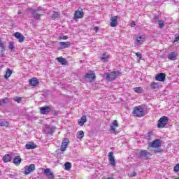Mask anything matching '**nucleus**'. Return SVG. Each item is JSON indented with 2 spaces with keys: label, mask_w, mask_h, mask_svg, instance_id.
<instances>
[{
  "label": "nucleus",
  "mask_w": 179,
  "mask_h": 179,
  "mask_svg": "<svg viewBox=\"0 0 179 179\" xmlns=\"http://www.w3.org/2000/svg\"><path fill=\"white\" fill-rule=\"evenodd\" d=\"M3 162L4 163H9L12 162V156L9 154H6L3 157Z\"/></svg>",
  "instance_id": "nucleus-21"
},
{
  "label": "nucleus",
  "mask_w": 179,
  "mask_h": 179,
  "mask_svg": "<svg viewBox=\"0 0 179 179\" xmlns=\"http://www.w3.org/2000/svg\"><path fill=\"white\" fill-rule=\"evenodd\" d=\"M57 60L58 61V62L62 64V65H66V60H65V59H64L63 57H57Z\"/></svg>",
  "instance_id": "nucleus-30"
},
{
  "label": "nucleus",
  "mask_w": 179,
  "mask_h": 179,
  "mask_svg": "<svg viewBox=\"0 0 179 179\" xmlns=\"http://www.w3.org/2000/svg\"><path fill=\"white\" fill-rule=\"evenodd\" d=\"M155 80L158 82H164L166 80V73H161L155 76Z\"/></svg>",
  "instance_id": "nucleus-14"
},
{
  "label": "nucleus",
  "mask_w": 179,
  "mask_h": 179,
  "mask_svg": "<svg viewBox=\"0 0 179 179\" xmlns=\"http://www.w3.org/2000/svg\"><path fill=\"white\" fill-rule=\"evenodd\" d=\"M121 75V72L120 71H112L110 73H105L103 74V76L105 77V79L108 80V82H112V80H115L117 78V76H120Z\"/></svg>",
  "instance_id": "nucleus-1"
},
{
  "label": "nucleus",
  "mask_w": 179,
  "mask_h": 179,
  "mask_svg": "<svg viewBox=\"0 0 179 179\" xmlns=\"http://www.w3.org/2000/svg\"><path fill=\"white\" fill-rule=\"evenodd\" d=\"M169 122V117L167 116H162L157 122V127L159 129H163L167 125Z\"/></svg>",
  "instance_id": "nucleus-3"
},
{
  "label": "nucleus",
  "mask_w": 179,
  "mask_h": 179,
  "mask_svg": "<svg viewBox=\"0 0 179 179\" xmlns=\"http://www.w3.org/2000/svg\"><path fill=\"white\" fill-rule=\"evenodd\" d=\"M129 177H136V172L133 171L129 173Z\"/></svg>",
  "instance_id": "nucleus-41"
},
{
  "label": "nucleus",
  "mask_w": 179,
  "mask_h": 179,
  "mask_svg": "<svg viewBox=\"0 0 179 179\" xmlns=\"http://www.w3.org/2000/svg\"><path fill=\"white\" fill-rule=\"evenodd\" d=\"M85 122H87V119H86V116H82L80 120H78V125L83 127Z\"/></svg>",
  "instance_id": "nucleus-22"
},
{
  "label": "nucleus",
  "mask_w": 179,
  "mask_h": 179,
  "mask_svg": "<svg viewBox=\"0 0 179 179\" xmlns=\"http://www.w3.org/2000/svg\"><path fill=\"white\" fill-rule=\"evenodd\" d=\"M152 136H153V133L152 132H149L148 133V134L146 135V138L147 139H151Z\"/></svg>",
  "instance_id": "nucleus-39"
},
{
  "label": "nucleus",
  "mask_w": 179,
  "mask_h": 179,
  "mask_svg": "<svg viewBox=\"0 0 179 179\" xmlns=\"http://www.w3.org/2000/svg\"><path fill=\"white\" fill-rule=\"evenodd\" d=\"M85 79H88L89 82H93L96 79V73L93 71L87 73L85 76Z\"/></svg>",
  "instance_id": "nucleus-10"
},
{
  "label": "nucleus",
  "mask_w": 179,
  "mask_h": 179,
  "mask_svg": "<svg viewBox=\"0 0 179 179\" xmlns=\"http://www.w3.org/2000/svg\"><path fill=\"white\" fill-rule=\"evenodd\" d=\"M173 171H174L176 173H178V171H179V164H177L174 166Z\"/></svg>",
  "instance_id": "nucleus-37"
},
{
  "label": "nucleus",
  "mask_w": 179,
  "mask_h": 179,
  "mask_svg": "<svg viewBox=\"0 0 179 179\" xmlns=\"http://www.w3.org/2000/svg\"><path fill=\"white\" fill-rule=\"evenodd\" d=\"M149 148H153L154 149H157V148L162 147V140L156 139L152 142L150 143L148 145Z\"/></svg>",
  "instance_id": "nucleus-5"
},
{
  "label": "nucleus",
  "mask_w": 179,
  "mask_h": 179,
  "mask_svg": "<svg viewBox=\"0 0 179 179\" xmlns=\"http://www.w3.org/2000/svg\"><path fill=\"white\" fill-rule=\"evenodd\" d=\"M64 167H65V170H66L67 171H69V170L72 169V164L71 162H66L64 164Z\"/></svg>",
  "instance_id": "nucleus-29"
},
{
  "label": "nucleus",
  "mask_w": 179,
  "mask_h": 179,
  "mask_svg": "<svg viewBox=\"0 0 179 179\" xmlns=\"http://www.w3.org/2000/svg\"><path fill=\"white\" fill-rule=\"evenodd\" d=\"M108 58H110V57L108 56V55H107V53L105 52L103 54V57H101V61H103V62H106V61H107Z\"/></svg>",
  "instance_id": "nucleus-32"
},
{
  "label": "nucleus",
  "mask_w": 179,
  "mask_h": 179,
  "mask_svg": "<svg viewBox=\"0 0 179 179\" xmlns=\"http://www.w3.org/2000/svg\"><path fill=\"white\" fill-rule=\"evenodd\" d=\"M136 56L139 58V59H142V53L141 52H136Z\"/></svg>",
  "instance_id": "nucleus-40"
},
{
  "label": "nucleus",
  "mask_w": 179,
  "mask_h": 179,
  "mask_svg": "<svg viewBox=\"0 0 179 179\" xmlns=\"http://www.w3.org/2000/svg\"><path fill=\"white\" fill-rule=\"evenodd\" d=\"M34 170H36V165H34V164H31L29 166H25L24 174L25 176H29V174H30V173H33Z\"/></svg>",
  "instance_id": "nucleus-6"
},
{
  "label": "nucleus",
  "mask_w": 179,
  "mask_h": 179,
  "mask_svg": "<svg viewBox=\"0 0 179 179\" xmlns=\"http://www.w3.org/2000/svg\"><path fill=\"white\" fill-rule=\"evenodd\" d=\"M40 83V82L38 81V79H37V78H32L31 79H29V85L31 86H38V84Z\"/></svg>",
  "instance_id": "nucleus-19"
},
{
  "label": "nucleus",
  "mask_w": 179,
  "mask_h": 179,
  "mask_svg": "<svg viewBox=\"0 0 179 179\" xmlns=\"http://www.w3.org/2000/svg\"><path fill=\"white\" fill-rule=\"evenodd\" d=\"M13 36L18 40L19 43H23L24 41V36L20 32H15Z\"/></svg>",
  "instance_id": "nucleus-15"
},
{
  "label": "nucleus",
  "mask_w": 179,
  "mask_h": 179,
  "mask_svg": "<svg viewBox=\"0 0 179 179\" xmlns=\"http://www.w3.org/2000/svg\"><path fill=\"white\" fill-rule=\"evenodd\" d=\"M177 41H179V36L175 37L174 43H176V42H177Z\"/></svg>",
  "instance_id": "nucleus-47"
},
{
  "label": "nucleus",
  "mask_w": 179,
  "mask_h": 179,
  "mask_svg": "<svg viewBox=\"0 0 179 179\" xmlns=\"http://www.w3.org/2000/svg\"><path fill=\"white\" fill-rule=\"evenodd\" d=\"M140 155L142 157H144L145 160H148V159H149V156H152V155H150V152H148V150H141L140 152Z\"/></svg>",
  "instance_id": "nucleus-16"
},
{
  "label": "nucleus",
  "mask_w": 179,
  "mask_h": 179,
  "mask_svg": "<svg viewBox=\"0 0 179 179\" xmlns=\"http://www.w3.org/2000/svg\"><path fill=\"white\" fill-rule=\"evenodd\" d=\"M59 45H60V50H64L65 48H69V47H71V42H69V41L60 42Z\"/></svg>",
  "instance_id": "nucleus-20"
},
{
  "label": "nucleus",
  "mask_w": 179,
  "mask_h": 179,
  "mask_svg": "<svg viewBox=\"0 0 179 179\" xmlns=\"http://www.w3.org/2000/svg\"><path fill=\"white\" fill-rule=\"evenodd\" d=\"M92 30L95 31V33H97L99 31V27H94Z\"/></svg>",
  "instance_id": "nucleus-45"
},
{
  "label": "nucleus",
  "mask_w": 179,
  "mask_h": 179,
  "mask_svg": "<svg viewBox=\"0 0 179 179\" xmlns=\"http://www.w3.org/2000/svg\"><path fill=\"white\" fill-rule=\"evenodd\" d=\"M28 10H33V9L32 8H29Z\"/></svg>",
  "instance_id": "nucleus-52"
},
{
  "label": "nucleus",
  "mask_w": 179,
  "mask_h": 179,
  "mask_svg": "<svg viewBox=\"0 0 179 179\" xmlns=\"http://www.w3.org/2000/svg\"><path fill=\"white\" fill-rule=\"evenodd\" d=\"M69 145V139L65 138L63 139L61 147H60V150L61 152H65L66 150V148H68Z\"/></svg>",
  "instance_id": "nucleus-7"
},
{
  "label": "nucleus",
  "mask_w": 179,
  "mask_h": 179,
  "mask_svg": "<svg viewBox=\"0 0 179 179\" xmlns=\"http://www.w3.org/2000/svg\"><path fill=\"white\" fill-rule=\"evenodd\" d=\"M13 163L16 166H19V164H20V163H22V158H20V156L15 157L14 158Z\"/></svg>",
  "instance_id": "nucleus-24"
},
{
  "label": "nucleus",
  "mask_w": 179,
  "mask_h": 179,
  "mask_svg": "<svg viewBox=\"0 0 179 179\" xmlns=\"http://www.w3.org/2000/svg\"><path fill=\"white\" fill-rule=\"evenodd\" d=\"M52 114H53L54 115H58L59 113L58 111H57V110H52Z\"/></svg>",
  "instance_id": "nucleus-46"
},
{
  "label": "nucleus",
  "mask_w": 179,
  "mask_h": 179,
  "mask_svg": "<svg viewBox=\"0 0 179 179\" xmlns=\"http://www.w3.org/2000/svg\"><path fill=\"white\" fill-rule=\"evenodd\" d=\"M58 17H59V13H58L57 11H54L53 14L51 16V19L52 20H57V19H58Z\"/></svg>",
  "instance_id": "nucleus-26"
},
{
  "label": "nucleus",
  "mask_w": 179,
  "mask_h": 179,
  "mask_svg": "<svg viewBox=\"0 0 179 179\" xmlns=\"http://www.w3.org/2000/svg\"><path fill=\"white\" fill-rule=\"evenodd\" d=\"M108 161L110 166H113V167H115L116 163H115V159L114 158V152H110L108 154Z\"/></svg>",
  "instance_id": "nucleus-9"
},
{
  "label": "nucleus",
  "mask_w": 179,
  "mask_h": 179,
  "mask_svg": "<svg viewBox=\"0 0 179 179\" xmlns=\"http://www.w3.org/2000/svg\"><path fill=\"white\" fill-rule=\"evenodd\" d=\"M145 41V38L142 36L137 37L136 38V42H137V45H141Z\"/></svg>",
  "instance_id": "nucleus-27"
},
{
  "label": "nucleus",
  "mask_w": 179,
  "mask_h": 179,
  "mask_svg": "<svg viewBox=\"0 0 179 179\" xmlns=\"http://www.w3.org/2000/svg\"><path fill=\"white\" fill-rule=\"evenodd\" d=\"M26 149L30 150V149H36L37 148V145L34 144L33 142H30L29 144L25 145Z\"/></svg>",
  "instance_id": "nucleus-23"
},
{
  "label": "nucleus",
  "mask_w": 179,
  "mask_h": 179,
  "mask_svg": "<svg viewBox=\"0 0 179 179\" xmlns=\"http://www.w3.org/2000/svg\"><path fill=\"white\" fill-rule=\"evenodd\" d=\"M0 127H9V122L6 121L0 122Z\"/></svg>",
  "instance_id": "nucleus-34"
},
{
  "label": "nucleus",
  "mask_w": 179,
  "mask_h": 179,
  "mask_svg": "<svg viewBox=\"0 0 179 179\" xmlns=\"http://www.w3.org/2000/svg\"><path fill=\"white\" fill-rule=\"evenodd\" d=\"M118 17L117 16H113L110 17V27H117V24H118Z\"/></svg>",
  "instance_id": "nucleus-13"
},
{
  "label": "nucleus",
  "mask_w": 179,
  "mask_h": 179,
  "mask_svg": "<svg viewBox=\"0 0 179 179\" xmlns=\"http://www.w3.org/2000/svg\"><path fill=\"white\" fill-rule=\"evenodd\" d=\"M52 129L55 131V127H53V128H52Z\"/></svg>",
  "instance_id": "nucleus-53"
},
{
  "label": "nucleus",
  "mask_w": 179,
  "mask_h": 179,
  "mask_svg": "<svg viewBox=\"0 0 179 179\" xmlns=\"http://www.w3.org/2000/svg\"><path fill=\"white\" fill-rule=\"evenodd\" d=\"M50 111H51V107L49 106L40 108V114H42L43 115L48 114Z\"/></svg>",
  "instance_id": "nucleus-12"
},
{
  "label": "nucleus",
  "mask_w": 179,
  "mask_h": 179,
  "mask_svg": "<svg viewBox=\"0 0 179 179\" xmlns=\"http://www.w3.org/2000/svg\"><path fill=\"white\" fill-rule=\"evenodd\" d=\"M14 101H16L17 103H20V101H22V98L16 96L15 98H14Z\"/></svg>",
  "instance_id": "nucleus-38"
},
{
  "label": "nucleus",
  "mask_w": 179,
  "mask_h": 179,
  "mask_svg": "<svg viewBox=\"0 0 179 179\" xmlns=\"http://www.w3.org/2000/svg\"><path fill=\"white\" fill-rule=\"evenodd\" d=\"M167 58L170 61H176L177 59V55L176 54V52H171L167 55Z\"/></svg>",
  "instance_id": "nucleus-18"
},
{
  "label": "nucleus",
  "mask_w": 179,
  "mask_h": 179,
  "mask_svg": "<svg viewBox=\"0 0 179 179\" xmlns=\"http://www.w3.org/2000/svg\"><path fill=\"white\" fill-rule=\"evenodd\" d=\"M115 128H118V122L117 120H113V125H110V131L113 132V134H117Z\"/></svg>",
  "instance_id": "nucleus-17"
},
{
  "label": "nucleus",
  "mask_w": 179,
  "mask_h": 179,
  "mask_svg": "<svg viewBox=\"0 0 179 179\" xmlns=\"http://www.w3.org/2000/svg\"><path fill=\"white\" fill-rule=\"evenodd\" d=\"M134 90L135 93H138L139 94H141V93H143V88H142V87H134Z\"/></svg>",
  "instance_id": "nucleus-28"
},
{
  "label": "nucleus",
  "mask_w": 179,
  "mask_h": 179,
  "mask_svg": "<svg viewBox=\"0 0 179 179\" xmlns=\"http://www.w3.org/2000/svg\"><path fill=\"white\" fill-rule=\"evenodd\" d=\"M59 40H68V36H64L63 37H59Z\"/></svg>",
  "instance_id": "nucleus-42"
},
{
  "label": "nucleus",
  "mask_w": 179,
  "mask_h": 179,
  "mask_svg": "<svg viewBox=\"0 0 179 179\" xmlns=\"http://www.w3.org/2000/svg\"><path fill=\"white\" fill-rule=\"evenodd\" d=\"M38 10H41V9L40 8H36L35 10H32V13L31 15L33 16L34 19H41V16H43V14H40L37 12H38Z\"/></svg>",
  "instance_id": "nucleus-11"
},
{
  "label": "nucleus",
  "mask_w": 179,
  "mask_h": 179,
  "mask_svg": "<svg viewBox=\"0 0 179 179\" xmlns=\"http://www.w3.org/2000/svg\"><path fill=\"white\" fill-rule=\"evenodd\" d=\"M21 13H22V11L18 10V12H17V15H20Z\"/></svg>",
  "instance_id": "nucleus-51"
},
{
  "label": "nucleus",
  "mask_w": 179,
  "mask_h": 179,
  "mask_svg": "<svg viewBox=\"0 0 179 179\" xmlns=\"http://www.w3.org/2000/svg\"><path fill=\"white\" fill-rule=\"evenodd\" d=\"M160 152H162V150H154V153H160Z\"/></svg>",
  "instance_id": "nucleus-48"
},
{
  "label": "nucleus",
  "mask_w": 179,
  "mask_h": 179,
  "mask_svg": "<svg viewBox=\"0 0 179 179\" xmlns=\"http://www.w3.org/2000/svg\"><path fill=\"white\" fill-rule=\"evenodd\" d=\"M0 47L1 48H2L1 52V54H3V52H5V44H3V43L0 42Z\"/></svg>",
  "instance_id": "nucleus-36"
},
{
  "label": "nucleus",
  "mask_w": 179,
  "mask_h": 179,
  "mask_svg": "<svg viewBox=\"0 0 179 179\" xmlns=\"http://www.w3.org/2000/svg\"><path fill=\"white\" fill-rule=\"evenodd\" d=\"M159 27H162V26H164V22H163V21L159 20Z\"/></svg>",
  "instance_id": "nucleus-44"
},
{
  "label": "nucleus",
  "mask_w": 179,
  "mask_h": 179,
  "mask_svg": "<svg viewBox=\"0 0 179 179\" xmlns=\"http://www.w3.org/2000/svg\"><path fill=\"white\" fill-rule=\"evenodd\" d=\"M8 48L11 51H13V50L15 49V44L13 43V42H10V44L8 45Z\"/></svg>",
  "instance_id": "nucleus-35"
},
{
  "label": "nucleus",
  "mask_w": 179,
  "mask_h": 179,
  "mask_svg": "<svg viewBox=\"0 0 179 179\" xmlns=\"http://www.w3.org/2000/svg\"><path fill=\"white\" fill-rule=\"evenodd\" d=\"M1 101L3 103H8V101H9V99L8 98H5Z\"/></svg>",
  "instance_id": "nucleus-43"
},
{
  "label": "nucleus",
  "mask_w": 179,
  "mask_h": 179,
  "mask_svg": "<svg viewBox=\"0 0 179 179\" xmlns=\"http://www.w3.org/2000/svg\"><path fill=\"white\" fill-rule=\"evenodd\" d=\"M0 43H1V38H0Z\"/></svg>",
  "instance_id": "nucleus-54"
},
{
  "label": "nucleus",
  "mask_w": 179,
  "mask_h": 179,
  "mask_svg": "<svg viewBox=\"0 0 179 179\" xmlns=\"http://www.w3.org/2000/svg\"><path fill=\"white\" fill-rule=\"evenodd\" d=\"M134 26H135V21H133V22H131V27H134Z\"/></svg>",
  "instance_id": "nucleus-49"
},
{
  "label": "nucleus",
  "mask_w": 179,
  "mask_h": 179,
  "mask_svg": "<svg viewBox=\"0 0 179 179\" xmlns=\"http://www.w3.org/2000/svg\"><path fill=\"white\" fill-rule=\"evenodd\" d=\"M78 139H82V138H83V136H85V132H83V131L80 130L77 133L76 135Z\"/></svg>",
  "instance_id": "nucleus-31"
},
{
  "label": "nucleus",
  "mask_w": 179,
  "mask_h": 179,
  "mask_svg": "<svg viewBox=\"0 0 179 179\" xmlns=\"http://www.w3.org/2000/svg\"><path fill=\"white\" fill-rule=\"evenodd\" d=\"M107 179H114V176H111V177L107 178Z\"/></svg>",
  "instance_id": "nucleus-50"
},
{
  "label": "nucleus",
  "mask_w": 179,
  "mask_h": 179,
  "mask_svg": "<svg viewBox=\"0 0 179 179\" xmlns=\"http://www.w3.org/2000/svg\"><path fill=\"white\" fill-rule=\"evenodd\" d=\"M132 114L134 115V117L142 118L145 115V110L141 106H136L133 110Z\"/></svg>",
  "instance_id": "nucleus-2"
},
{
  "label": "nucleus",
  "mask_w": 179,
  "mask_h": 179,
  "mask_svg": "<svg viewBox=\"0 0 179 179\" xmlns=\"http://www.w3.org/2000/svg\"><path fill=\"white\" fill-rule=\"evenodd\" d=\"M151 89H158L159 85L155 82L151 83L150 84Z\"/></svg>",
  "instance_id": "nucleus-33"
},
{
  "label": "nucleus",
  "mask_w": 179,
  "mask_h": 179,
  "mask_svg": "<svg viewBox=\"0 0 179 179\" xmlns=\"http://www.w3.org/2000/svg\"><path fill=\"white\" fill-rule=\"evenodd\" d=\"M10 76H12V70H10V69H7L4 78L5 79H8V78H10Z\"/></svg>",
  "instance_id": "nucleus-25"
},
{
  "label": "nucleus",
  "mask_w": 179,
  "mask_h": 179,
  "mask_svg": "<svg viewBox=\"0 0 179 179\" xmlns=\"http://www.w3.org/2000/svg\"><path fill=\"white\" fill-rule=\"evenodd\" d=\"M85 13H83V9L80 8L75 11L73 19H83Z\"/></svg>",
  "instance_id": "nucleus-4"
},
{
  "label": "nucleus",
  "mask_w": 179,
  "mask_h": 179,
  "mask_svg": "<svg viewBox=\"0 0 179 179\" xmlns=\"http://www.w3.org/2000/svg\"><path fill=\"white\" fill-rule=\"evenodd\" d=\"M42 171L49 179H54V173L51 171L50 169H42Z\"/></svg>",
  "instance_id": "nucleus-8"
}]
</instances>
